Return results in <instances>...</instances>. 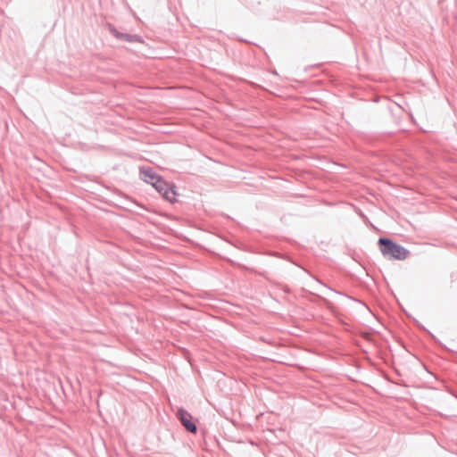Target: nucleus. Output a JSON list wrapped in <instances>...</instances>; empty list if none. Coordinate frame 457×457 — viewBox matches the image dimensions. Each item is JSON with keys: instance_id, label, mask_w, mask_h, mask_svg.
I'll return each instance as SVG.
<instances>
[{"instance_id": "obj_1", "label": "nucleus", "mask_w": 457, "mask_h": 457, "mask_svg": "<svg viewBox=\"0 0 457 457\" xmlns=\"http://www.w3.org/2000/svg\"><path fill=\"white\" fill-rule=\"evenodd\" d=\"M378 243L381 245L380 251L382 254L387 259L403 261L405 260L409 254L407 249L389 239L380 238Z\"/></svg>"}, {"instance_id": "obj_2", "label": "nucleus", "mask_w": 457, "mask_h": 457, "mask_svg": "<svg viewBox=\"0 0 457 457\" xmlns=\"http://www.w3.org/2000/svg\"><path fill=\"white\" fill-rule=\"evenodd\" d=\"M154 188L162 195L164 199L170 203L177 201V192L174 185H170L164 180L161 179L155 185Z\"/></svg>"}, {"instance_id": "obj_3", "label": "nucleus", "mask_w": 457, "mask_h": 457, "mask_svg": "<svg viewBox=\"0 0 457 457\" xmlns=\"http://www.w3.org/2000/svg\"><path fill=\"white\" fill-rule=\"evenodd\" d=\"M180 422L182 423V425L186 428V429L191 433H195L196 432V426L195 424L194 423L193 421V417L192 415L187 412V411L183 410V409H180L178 411V413H177Z\"/></svg>"}, {"instance_id": "obj_4", "label": "nucleus", "mask_w": 457, "mask_h": 457, "mask_svg": "<svg viewBox=\"0 0 457 457\" xmlns=\"http://www.w3.org/2000/svg\"><path fill=\"white\" fill-rule=\"evenodd\" d=\"M142 179L145 183L152 185L154 187L162 179L157 176L151 170H141Z\"/></svg>"}]
</instances>
